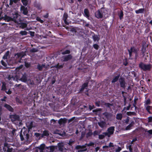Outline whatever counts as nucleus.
<instances>
[{
	"label": "nucleus",
	"mask_w": 152,
	"mask_h": 152,
	"mask_svg": "<svg viewBox=\"0 0 152 152\" xmlns=\"http://www.w3.org/2000/svg\"><path fill=\"white\" fill-rule=\"evenodd\" d=\"M29 130L26 128L22 129L21 130L20 136L21 141L24 140L28 141L29 137Z\"/></svg>",
	"instance_id": "nucleus-1"
},
{
	"label": "nucleus",
	"mask_w": 152,
	"mask_h": 152,
	"mask_svg": "<svg viewBox=\"0 0 152 152\" xmlns=\"http://www.w3.org/2000/svg\"><path fill=\"white\" fill-rule=\"evenodd\" d=\"M115 131V127L112 126L109 127L107 129V131L108 132H104L102 134L105 136H107L109 137L110 136L113 134Z\"/></svg>",
	"instance_id": "nucleus-2"
},
{
	"label": "nucleus",
	"mask_w": 152,
	"mask_h": 152,
	"mask_svg": "<svg viewBox=\"0 0 152 152\" xmlns=\"http://www.w3.org/2000/svg\"><path fill=\"white\" fill-rule=\"evenodd\" d=\"M139 66L140 68L144 71L150 70L151 68V66L150 64H145L142 62H141L139 64Z\"/></svg>",
	"instance_id": "nucleus-3"
},
{
	"label": "nucleus",
	"mask_w": 152,
	"mask_h": 152,
	"mask_svg": "<svg viewBox=\"0 0 152 152\" xmlns=\"http://www.w3.org/2000/svg\"><path fill=\"white\" fill-rule=\"evenodd\" d=\"M13 148L7 143H5L3 147V150L4 152H12Z\"/></svg>",
	"instance_id": "nucleus-4"
},
{
	"label": "nucleus",
	"mask_w": 152,
	"mask_h": 152,
	"mask_svg": "<svg viewBox=\"0 0 152 152\" xmlns=\"http://www.w3.org/2000/svg\"><path fill=\"white\" fill-rule=\"evenodd\" d=\"M144 135L146 137L150 139L152 138V129L148 130L147 129H144Z\"/></svg>",
	"instance_id": "nucleus-5"
},
{
	"label": "nucleus",
	"mask_w": 152,
	"mask_h": 152,
	"mask_svg": "<svg viewBox=\"0 0 152 152\" xmlns=\"http://www.w3.org/2000/svg\"><path fill=\"white\" fill-rule=\"evenodd\" d=\"M10 118L12 122L19 121L20 120V116L16 114H13L10 115Z\"/></svg>",
	"instance_id": "nucleus-6"
},
{
	"label": "nucleus",
	"mask_w": 152,
	"mask_h": 152,
	"mask_svg": "<svg viewBox=\"0 0 152 152\" xmlns=\"http://www.w3.org/2000/svg\"><path fill=\"white\" fill-rule=\"evenodd\" d=\"M119 82L120 83V87L124 89H125L126 86V83L125 81V79L124 77H121L119 80Z\"/></svg>",
	"instance_id": "nucleus-7"
},
{
	"label": "nucleus",
	"mask_w": 152,
	"mask_h": 152,
	"mask_svg": "<svg viewBox=\"0 0 152 152\" xmlns=\"http://www.w3.org/2000/svg\"><path fill=\"white\" fill-rule=\"evenodd\" d=\"M88 84V82H86L83 83L80 87V88L79 89V93H82L83 92L85 89H87Z\"/></svg>",
	"instance_id": "nucleus-8"
},
{
	"label": "nucleus",
	"mask_w": 152,
	"mask_h": 152,
	"mask_svg": "<svg viewBox=\"0 0 152 152\" xmlns=\"http://www.w3.org/2000/svg\"><path fill=\"white\" fill-rule=\"evenodd\" d=\"M21 12L24 15H27L28 11L27 7L23 6H21L20 7Z\"/></svg>",
	"instance_id": "nucleus-9"
},
{
	"label": "nucleus",
	"mask_w": 152,
	"mask_h": 152,
	"mask_svg": "<svg viewBox=\"0 0 152 152\" xmlns=\"http://www.w3.org/2000/svg\"><path fill=\"white\" fill-rule=\"evenodd\" d=\"M73 58V56L71 54H68L64 56L63 57V61L64 62L67 61L72 59Z\"/></svg>",
	"instance_id": "nucleus-10"
},
{
	"label": "nucleus",
	"mask_w": 152,
	"mask_h": 152,
	"mask_svg": "<svg viewBox=\"0 0 152 152\" xmlns=\"http://www.w3.org/2000/svg\"><path fill=\"white\" fill-rule=\"evenodd\" d=\"M19 80L24 83L27 82V75L26 73L25 72L22 75L21 77L19 79Z\"/></svg>",
	"instance_id": "nucleus-11"
},
{
	"label": "nucleus",
	"mask_w": 152,
	"mask_h": 152,
	"mask_svg": "<svg viewBox=\"0 0 152 152\" xmlns=\"http://www.w3.org/2000/svg\"><path fill=\"white\" fill-rule=\"evenodd\" d=\"M95 14V17L98 19L102 18H103V14L99 10L96 12Z\"/></svg>",
	"instance_id": "nucleus-12"
},
{
	"label": "nucleus",
	"mask_w": 152,
	"mask_h": 152,
	"mask_svg": "<svg viewBox=\"0 0 152 152\" xmlns=\"http://www.w3.org/2000/svg\"><path fill=\"white\" fill-rule=\"evenodd\" d=\"M19 16V15L18 13H15L13 15V17L12 18V21L15 22L18 21L20 19Z\"/></svg>",
	"instance_id": "nucleus-13"
},
{
	"label": "nucleus",
	"mask_w": 152,
	"mask_h": 152,
	"mask_svg": "<svg viewBox=\"0 0 152 152\" xmlns=\"http://www.w3.org/2000/svg\"><path fill=\"white\" fill-rule=\"evenodd\" d=\"M4 107L10 112H13L14 111L13 108L10 105L7 103L4 104Z\"/></svg>",
	"instance_id": "nucleus-14"
},
{
	"label": "nucleus",
	"mask_w": 152,
	"mask_h": 152,
	"mask_svg": "<svg viewBox=\"0 0 152 152\" xmlns=\"http://www.w3.org/2000/svg\"><path fill=\"white\" fill-rule=\"evenodd\" d=\"M145 108L147 111L150 114H152V106H144Z\"/></svg>",
	"instance_id": "nucleus-15"
},
{
	"label": "nucleus",
	"mask_w": 152,
	"mask_h": 152,
	"mask_svg": "<svg viewBox=\"0 0 152 152\" xmlns=\"http://www.w3.org/2000/svg\"><path fill=\"white\" fill-rule=\"evenodd\" d=\"M129 50L134 53H138L139 50L138 48H137L135 47L134 46L131 47L130 49Z\"/></svg>",
	"instance_id": "nucleus-16"
},
{
	"label": "nucleus",
	"mask_w": 152,
	"mask_h": 152,
	"mask_svg": "<svg viewBox=\"0 0 152 152\" xmlns=\"http://www.w3.org/2000/svg\"><path fill=\"white\" fill-rule=\"evenodd\" d=\"M68 17V14L66 13H64L63 15V19L64 20V22L65 24L66 25H69V23H68L67 21V19Z\"/></svg>",
	"instance_id": "nucleus-17"
},
{
	"label": "nucleus",
	"mask_w": 152,
	"mask_h": 152,
	"mask_svg": "<svg viewBox=\"0 0 152 152\" xmlns=\"http://www.w3.org/2000/svg\"><path fill=\"white\" fill-rule=\"evenodd\" d=\"M120 76V74H119L115 76L113 79L111 83H115L117 82L119 80V78Z\"/></svg>",
	"instance_id": "nucleus-18"
},
{
	"label": "nucleus",
	"mask_w": 152,
	"mask_h": 152,
	"mask_svg": "<svg viewBox=\"0 0 152 152\" xmlns=\"http://www.w3.org/2000/svg\"><path fill=\"white\" fill-rule=\"evenodd\" d=\"M45 65L44 64H38L37 66V69L39 71H42L43 69L45 68Z\"/></svg>",
	"instance_id": "nucleus-19"
},
{
	"label": "nucleus",
	"mask_w": 152,
	"mask_h": 152,
	"mask_svg": "<svg viewBox=\"0 0 152 152\" xmlns=\"http://www.w3.org/2000/svg\"><path fill=\"white\" fill-rule=\"evenodd\" d=\"M98 124L100 127L103 128L106 126V123L104 121H101L98 123Z\"/></svg>",
	"instance_id": "nucleus-20"
},
{
	"label": "nucleus",
	"mask_w": 152,
	"mask_h": 152,
	"mask_svg": "<svg viewBox=\"0 0 152 152\" xmlns=\"http://www.w3.org/2000/svg\"><path fill=\"white\" fill-rule=\"evenodd\" d=\"M45 145L44 144H41L39 146L37 147V148L39 150L40 152H43L45 148Z\"/></svg>",
	"instance_id": "nucleus-21"
},
{
	"label": "nucleus",
	"mask_w": 152,
	"mask_h": 152,
	"mask_svg": "<svg viewBox=\"0 0 152 152\" xmlns=\"http://www.w3.org/2000/svg\"><path fill=\"white\" fill-rule=\"evenodd\" d=\"M134 122L133 121H132L131 123L126 127V130H128L131 129V127L134 126Z\"/></svg>",
	"instance_id": "nucleus-22"
},
{
	"label": "nucleus",
	"mask_w": 152,
	"mask_h": 152,
	"mask_svg": "<svg viewBox=\"0 0 152 152\" xmlns=\"http://www.w3.org/2000/svg\"><path fill=\"white\" fill-rule=\"evenodd\" d=\"M145 11L144 8H140L137 10H136L135 12L137 14H143Z\"/></svg>",
	"instance_id": "nucleus-23"
},
{
	"label": "nucleus",
	"mask_w": 152,
	"mask_h": 152,
	"mask_svg": "<svg viewBox=\"0 0 152 152\" xmlns=\"http://www.w3.org/2000/svg\"><path fill=\"white\" fill-rule=\"evenodd\" d=\"M19 26L20 28L23 29L27 27V24L24 22H20L19 23Z\"/></svg>",
	"instance_id": "nucleus-24"
},
{
	"label": "nucleus",
	"mask_w": 152,
	"mask_h": 152,
	"mask_svg": "<svg viewBox=\"0 0 152 152\" xmlns=\"http://www.w3.org/2000/svg\"><path fill=\"white\" fill-rule=\"evenodd\" d=\"M61 51H62L61 53V54L63 55L65 54H69L70 53V51L69 50H64V49H63Z\"/></svg>",
	"instance_id": "nucleus-25"
},
{
	"label": "nucleus",
	"mask_w": 152,
	"mask_h": 152,
	"mask_svg": "<svg viewBox=\"0 0 152 152\" xmlns=\"http://www.w3.org/2000/svg\"><path fill=\"white\" fill-rule=\"evenodd\" d=\"M146 52V48L143 46L142 47L141 50V54L142 55V57H144L145 56V53Z\"/></svg>",
	"instance_id": "nucleus-26"
},
{
	"label": "nucleus",
	"mask_w": 152,
	"mask_h": 152,
	"mask_svg": "<svg viewBox=\"0 0 152 152\" xmlns=\"http://www.w3.org/2000/svg\"><path fill=\"white\" fill-rule=\"evenodd\" d=\"M3 19L4 20L8 22L10 21H12V18L10 16H8L6 15H5Z\"/></svg>",
	"instance_id": "nucleus-27"
},
{
	"label": "nucleus",
	"mask_w": 152,
	"mask_h": 152,
	"mask_svg": "<svg viewBox=\"0 0 152 152\" xmlns=\"http://www.w3.org/2000/svg\"><path fill=\"white\" fill-rule=\"evenodd\" d=\"M94 35L92 36V38H93L94 41L95 42L96 41H99V38L98 37L97 35L95 34L93 32Z\"/></svg>",
	"instance_id": "nucleus-28"
},
{
	"label": "nucleus",
	"mask_w": 152,
	"mask_h": 152,
	"mask_svg": "<svg viewBox=\"0 0 152 152\" xmlns=\"http://www.w3.org/2000/svg\"><path fill=\"white\" fill-rule=\"evenodd\" d=\"M84 15L87 18H88L89 17V13L88 10L87 9H85L84 10Z\"/></svg>",
	"instance_id": "nucleus-29"
},
{
	"label": "nucleus",
	"mask_w": 152,
	"mask_h": 152,
	"mask_svg": "<svg viewBox=\"0 0 152 152\" xmlns=\"http://www.w3.org/2000/svg\"><path fill=\"white\" fill-rule=\"evenodd\" d=\"M34 5L35 7H36L39 9H41L42 7L40 3H37V2L35 1L34 3Z\"/></svg>",
	"instance_id": "nucleus-30"
},
{
	"label": "nucleus",
	"mask_w": 152,
	"mask_h": 152,
	"mask_svg": "<svg viewBox=\"0 0 152 152\" xmlns=\"http://www.w3.org/2000/svg\"><path fill=\"white\" fill-rule=\"evenodd\" d=\"M48 131L47 130H44L42 134V137H43L44 136H48L49 135Z\"/></svg>",
	"instance_id": "nucleus-31"
},
{
	"label": "nucleus",
	"mask_w": 152,
	"mask_h": 152,
	"mask_svg": "<svg viewBox=\"0 0 152 152\" xmlns=\"http://www.w3.org/2000/svg\"><path fill=\"white\" fill-rule=\"evenodd\" d=\"M24 56V55L23 52L22 53H17L15 55V56H17L18 58H22Z\"/></svg>",
	"instance_id": "nucleus-32"
},
{
	"label": "nucleus",
	"mask_w": 152,
	"mask_h": 152,
	"mask_svg": "<svg viewBox=\"0 0 152 152\" xmlns=\"http://www.w3.org/2000/svg\"><path fill=\"white\" fill-rule=\"evenodd\" d=\"M9 53L10 52L9 51H7L5 53V54H4L3 57V58L4 60H7V58L8 57L9 55Z\"/></svg>",
	"instance_id": "nucleus-33"
},
{
	"label": "nucleus",
	"mask_w": 152,
	"mask_h": 152,
	"mask_svg": "<svg viewBox=\"0 0 152 152\" xmlns=\"http://www.w3.org/2000/svg\"><path fill=\"white\" fill-rule=\"evenodd\" d=\"M151 103V102L150 99L148 98L145 101L144 104V106H149L148 105L150 104Z\"/></svg>",
	"instance_id": "nucleus-34"
},
{
	"label": "nucleus",
	"mask_w": 152,
	"mask_h": 152,
	"mask_svg": "<svg viewBox=\"0 0 152 152\" xmlns=\"http://www.w3.org/2000/svg\"><path fill=\"white\" fill-rule=\"evenodd\" d=\"M122 115L121 113H118L116 115V118L118 120H121L122 118Z\"/></svg>",
	"instance_id": "nucleus-35"
},
{
	"label": "nucleus",
	"mask_w": 152,
	"mask_h": 152,
	"mask_svg": "<svg viewBox=\"0 0 152 152\" xmlns=\"http://www.w3.org/2000/svg\"><path fill=\"white\" fill-rule=\"evenodd\" d=\"M33 127V122L31 121L30 123V124L27 126V127L28 128L27 130H29V132L30 130Z\"/></svg>",
	"instance_id": "nucleus-36"
},
{
	"label": "nucleus",
	"mask_w": 152,
	"mask_h": 152,
	"mask_svg": "<svg viewBox=\"0 0 152 152\" xmlns=\"http://www.w3.org/2000/svg\"><path fill=\"white\" fill-rule=\"evenodd\" d=\"M54 67H55V68L57 69H60L63 68V65L61 64V65H59V64L58 63V64L54 66Z\"/></svg>",
	"instance_id": "nucleus-37"
},
{
	"label": "nucleus",
	"mask_w": 152,
	"mask_h": 152,
	"mask_svg": "<svg viewBox=\"0 0 152 152\" xmlns=\"http://www.w3.org/2000/svg\"><path fill=\"white\" fill-rule=\"evenodd\" d=\"M102 110V109L101 108H99L93 110L92 112L94 113H95L96 114H97V113H98V112L101 111Z\"/></svg>",
	"instance_id": "nucleus-38"
},
{
	"label": "nucleus",
	"mask_w": 152,
	"mask_h": 152,
	"mask_svg": "<svg viewBox=\"0 0 152 152\" xmlns=\"http://www.w3.org/2000/svg\"><path fill=\"white\" fill-rule=\"evenodd\" d=\"M127 115L128 116H132V115H135L136 114L134 112H128L126 113Z\"/></svg>",
	"instance_id": "nucleus-39"
},
{
	"label": "nucleus",
	"mask_w": 152,
	"mask_h": 152,
	"mask_svg": "<svg viewBox=\"0 0 152 152\" xmlns=\"http://www.w3.org/2000/svg\"><path fill=\"white\" fill-rule=\"evenodd\" d=\"M58 123L60 124H62L65 122V120L62 118H61L58 121Z\"/></svg>",
	"instance_id": "nucleus-40"
},
{
	"label": "nucleus",
	"mask_w": 152,
	"mask_h": 152,
	"mask_svg": "<svg viewBox=\"0 0 152 152\" xmlns=\"http://www.w3.org/2000/svg\"><path fill=\"white\" fill-rule=\"evenodd\" d=\"M20 34L22 36L26 35H27V32L25 31H22L20 32Z\"/></svg>",
	"instance_id": "nucleus-41"
},
{
	"label": "nucleus",
	"mask_w": 152,
	"mask_h": 152,
	"mask_svg": "<svg viewBox=\"0 0 152 152\" xmlns=\"http://www.w3.org/2000/svg\"><path fill=\"white\" fill-rule=\"evenodd\" d=\"M38 50L37 48H33L32 49L30 50V52L31 53H35L37 52Z\"/></svg>",
	"instance_id": "nucleus-42"
},
{
	"label": "nucleus",
	"mask_w": 152,
	"mask_h": 152,
	"mask_svg": "<svg viewBox=\"0 0 152 152\" xmlns=\"http://www.w3.org/2000/svg\"><path fill=\"white\" fill-rule=\"evenodd\" d=\"M23 4L25 6H26L28 4L27 0H21Z\"/></svg>",
	"instance_id": "nucleus-43"
},
{
	"label": "nucleus",
	"mask_w": 152,
	"mask_h": 152,
	"mask_svg": "<svg viewBox=\"0 0 152 152\" xmlns=\"http://www.w3.org/2000/svg\"><path fill=\"white\" fill-rule=\"evenodd\" d=\"M36 20L40 22L41 23H42L44 22V21L41 19L40 18L37 17L36 18Z\"/></svg>",
	"instance_id": "nucleus-44"
},
{
	"label": "nucleus",
	"mask_w": 152,
	"mask_h": 152,
	"mask_svg": "<svg viewBox=\"0 0 152 152\" xmlns=\"http://www.w3.org/2000/svg\"><path fill=\"white\" fill-rule=\"evenodd\" d=\"M123 12L122 11H121L120 14L119 15V17L121 20L123 18Z\"/></svg>",
	"instance_id": "nucleus-45"
},
{
	"label": "nucleus",
	"mask_w": 152,
	"mask_h": 152,
	"mask_svg": "<svg viewBox=\"0 0 152 152\" xmlns=\"http://www.w3.org/2000/svg\"><path fill=\"white\" fill-rule=\"evenodd\" d=\"M105 105L107 107L110 108V106H113V104L110 103H105Z\"/></svg>",
	"instance_id": "nucleus-46"
},
{
	"label": "nucleus",
	"mask_w": 152,
	"mask_h": 152,
	"mask_svg": "<svg viewBox=\"0 0 152 152\" xmlns=\"http://www.w3.org/2000/svg\"><path fill=\"white\" fill-rule=\"evenodd\" d=\"M93 46V47L96 50H98L99 48V45L98 44H94Z\"/></svg>",
	"instance_id": "nucleus-47"
},
{
	"label": "nucleus",
	"mask_w": 152,
	"mask_h": 152,
	"mask_svg": "<svg viewBox=\"0 0 152 152\" xmlns=\"http://www.w3.org/2000/svg\"><path fill=\"white\" fill-rule=\"evenodd\" d=\"M31 65V64L30 63H28L27 62H25V66L26 68L29 67Z\"/></svg>",
	"instance_id": "nucleus-48"
},
{
	"label": "nucleus",
	"mask_w": 152,
	"mask_h": 152,
	"mask_svg": "<svg viewBox=\"0 0 152 152\" xmlns=\"http://www.w3.org/2000/svg\"><path fill=\"white\" fill-rule=\"evenodd\" d=\"M105 135L103 134H99V138L100 140L103 139L105 137Z\"/></svg>",
	"instance_id": "nucleus-49"
},
{
	"label": "nucleus",
	"mask_w": 152,
	"mask_h": 152,
	"mask_svg": "<svg viewBox=\"0 0 152 152\" xmlns=\"http://www.w3.org/2000/svg\"><path fill=\"white\" fill-rule=\"evenodd\" d=\"M100 101H96L95 103V106L98 107L100 106Z\"/></svg>",
	"instance_id": "nucleus-50"
},
{
	"label": "nucleus",
	"mask_w": 152,
	"mask_h": 152,
	"mask_svg": "<svg viewBox=\"0 0 152 152\" xmlns=\"http://www.w3.org/2000/svg\"><path fill=\"white\" fill-rule=\"evenodd\" d=\"M130 106H131V105L130 104H129V105L128 106L126 107H124L122 111H124L125 109H126L127 110H129L130 109Z\"/></svg>",
	"instance_id": "nucleus-51"
},
{
	"label": "nucleus",
	"mask_w": 152,
	"mask_h": 152,
	"mask_svg": "<svg viewBox=\"0 0 152 152\" xmlns=\"http://www.w3.org/2000/svg\"><path fill=\"white\" fill-rule=\"evenodd\" d=\"M128 51L129 52V57L130 58H131L132 56V52L131 51H130L129 49L128 50Z\"/></svg>",
	"instance_id": "nucleus-52"
},
{
	"label": "nucleus",
	"mask_w": 152,
	"mask_h": 152,
	"mask_svg": "<svg viewBox=\"0 0 152 152\" xmlns=\"http://www.w3.org/2000/svg\"><path fill=\"white\" fill-rule=\"evenodd\" d=\"M137 140V138L136 137L133 138L132 139L131 142H130V144H131L130 145H132L133 144H134L133 142H134L136 141Z\"/></svg>",
	"instance_id": "nucleus-53"
},
{
	"label": "nucleus",
	"mask_w": 152,
	"mask_h": 152,
	"mask_svg": "<svg viewBox=\"0 0 152 152\" xmlns=\"http://www.w3.org/2000/svg\"><path fill=\"white\" fill-rule=\"evenodd\" d=\"M148 122L149 123L152 122V116H150L148 118Z\"/></svg>",
	"instance_id": "nucleus-54"
},
{
	"label": "nucleus",
	"mask_w": 152,
	"mask_h": 152,
	"mask_svg": "<svg viewBox=\"0 0 152 152\" xmlns=\"http://www.w3.org/2000/svg\"><path fill=\"white\" fill-rule=\"evenodd\" d=\"M130 152H133V149L132 148V145H129L128 146Z\"/></svg>",
	"instance_id": "nucleus-55"
},
{
	"label": "nucleus",
	"mask_w": 152,
	"mask_h": 152,
	"mask_svg": "<svg viewBox=\"0 0 152 152\" xmlns=\"http://www.w3.org/2000/svg\"><path fill=\"white\" fill-rule=\"evenodd\" d=\"M100 133V132H99L97 131H95L94 132L93 134H94V136H95L96 135H98Z\"/></svg>",
	"instance_id": "nucleus-56"
},
{
	"label": "nucleus",
	"mask_w": 152,
	"mask_h": 152,
	"mask_svg": "<svg viewBox=\"0 0 152 152\" xmlns=\"http://www.w3.org/2000/svg\"><path fill=\"white\" fill-rule=\"evenodd\" d=\"M121 150V147L118 146V148L115 149V152H120Z\"/></svg>",
	"instance_id": "nucleus-57"
},
{
	"label": "nucleus",
	"mask_w": 152,
	"mask_h": 152,
	"mask_svg": "<svg viewBox=\"0 0 152 152\" xmlns=\"http://www.w3.org/2000/svg\"><path fill=\"white\" fill-rule=\"evenodd\" d=\"M1 64L2 65H3L4 66H5V67L7 66V64L6 63H5V62L3 60L1 61Z\"/></svg>",
	"instance_id": "nucleus-58"
},
{
	"label": "nucleus",
	"mask_w": 152,
	"mask_h": 152,
	"mask_svg": "<svg viewBox=\"0 0 152 152\" xmlns=\"http://www.w3.org/2000/svg\"><path fill=\"white\" fill-rule=\"evenodd\" d=\"M125 121V123L126 124H128L129 121V118L127 117V118L124 120Z\"/></svg>",
	"instance_id": "nucleus-59"
},
{
	"label": "nucleus",
	"mask_w": 152,
	"mask_h": 152,
	"mask_svg": "<svg viewBox=\"0 0 152 152\" xmlns=\"http://www.w3.org/2000/svg\"><path fill=\"white\" fill-rule=\"evenodd\" d=\"M93 134V133L91 131H90L87 134V136H90Z\"/></svg>",
	"instance_id": "nucleus-60"
},
{
	"label": "nucleus",
	"mask_w": 152,
	"mask_h": 152,
	"mask_svg": "<svg viewBox=\"0 0 152 152\" xmlns=\"http://www.w3.org/2000/svg\"><path fill=\"white\" fill-rule=\"evenodd\" d=\"M95 107V106L93 105V106H91V105H89V109L90 110H91L93 109Z\"/></svg>",
	"instance_id": "nucleus-61"
},
{
	"label": "nucleus",
	"mask_w": 152,
	"mask_h": 152,
	"mask_svg": "<svg viewBox=\"0 0 152 152\" xmlns=\"http://www.w3.org/2000/svg\"><path fill=\"white\" fill-rule=\"evenodd\" d=\"M75 148L77 149H80L82 148H83L82 146L80 145H77L76 146Z\"/></svg>",
	"instance_id": "nucleus-62"
},
{
	"label": "nucleus",
	"mask_w": 152,
	"mask_h": 152,
	"mask_svg": "<svg viewBox=\"0 0 152 152\" xmlns=\"http://www.w3.org/2000/svg\"><path fill=\"white\" fill-rule=\"evenodd\" d=\"M6 90H7V88L3 84L2 86L1 90L3 91H5Z\"/></svg>",
	"instance_id": "nucleus-63"
},
{
	"label": "nucleus",
	"mask_w": 152,
	"mask_h": 152,
	"mask_svg": "<svg viewBox=\"0 0 152 152\" xmlns=\"http://www.w3.org/2000/svg\"><path fill=\"white\" fill-rule=\"evenodd\" d=\"M85 27H88L90 28H92V26L91 25H89L88 23H86L85 25Z\"/></svg>",
	"instance_id": "nucleus-64"
}]
</instances>
